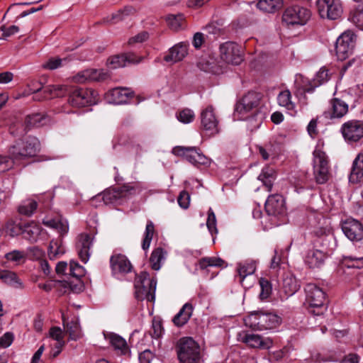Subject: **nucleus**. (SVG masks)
<instances>
[{
  "mask_svg": "<svg viewBox=\"0 0 363 363\" xmlns=\"http://www.w3.org/2000/svg\"><path fill=\"white\" fill-rule=\"evenodd\" d=\"M40 148V141L33 136H28L25 140L16 141L9 147V157L0 155V174L11 169L15 162L35 157Z\"/></svg>",
  "mask_w": 363,
  "mask_h": 363,
  "instance_id": "f257e3e1",
  "label": "nucleus"
},
{
  "mask_svg": "<svg viewBox=\"0 0 363 363\" xmlns=\"http://www.w3.org/2000/svg\"><path fill=\"white\" fill-rule=\"evenodd\" d=\"M262 95L257 92H248L235 107V113L241 115L240 119L255 121L259 127L265 118V113L259 108Z\"/></svg>",
  "mask_w": 363,
  "mask_h": 363,
  "instance_id": "f03ea898",
  "label": "nucleus"
},
{
  "mask_svg": "<svg viewBox=\"0 0 363 363\" xmlns=\"http://www.w3.org/2000/svg\"><path fill=\"white\" fill-rule=\"evenodd\" d=\"M305 305L308 312L314 315H320L327 310L326 294L322 288L313 283L304 287Z\"/></svg>",
  "mask_w": 363,
  "mask_h": 363,
  "instance_id": "7ed1b4c3",
  "label": "nucleus"
},
{
  "mask_svg": "<svg viewBox=\"0 0 363 363\" xmlns=\"http://www.w3.org/2000/svg\"><path fill=\"white\" fill-rule=\"evenodd\" d=\"M245 325L253 330H272L279 326L281 318L272 313L254 312L245 319Z\"/></svg>",
  "mask_w": 363,
  "mask_h": 363,
  "instance_id": "20e7f679",
  "label": "nucleus"
},
{
  "mask_svg": "<svg viewBox=\"0 0 363 363\" xmlns=\"http://www.w3.org/2000/svg\"><path fill=\"white\" fill-rule=\"evenodd\" d=\"M157 281L150 278L146 272H142L135 279V296L138 300H145L154 302L155 300V290Z\"/></svg>",
  "mask_w": 363,
  "mask_h": 363,
  "instance_id": "39448f33",
  "label": "nucleus"
},
{
  "mask_svg": "<svg viewBox=\"0 0 363 363\" xmlns=\"http://www.w3.org/2000/svg\"><path fill=\"white\" fill-rule=\"evenodd\" d=\"M176 350L181 363H198L200 359V347L191 337L179 339Z\"/></svg>",
  "mask_w": 363,
  "mask_h": 363,
  "instance_id": "423d86ee",
  "label": "nucleus"
},
{
  "mask_svg": "<svg viewBox=\"0 0 363 363\" xmlns=\"http://www.w3.org/2000/svg\"><path fill=\"white\" fill-rule=\"evenodd\" d=\"M312 164L315 182H328L333 179L330 160L325 152L315 149L313 152Z\"/></svg>",
  "mask_w": 363,
  "mask_h": 363,
  "instance_id": "0eeeda50",
  "label": "nucleus"
},
{
  "mask_svg": "<svg viewBox=\"0 0 363 363\" xmlns=\"http://www.w3.org/2000/svg\"><path fill=\"white\" fill-rule=\"evenodd\" d=\"M172 152L174 155L184 157L194 166L208 167L211 163V159L205 156L201 150L196 147L177 146L172 149Z\"/></svg>",
  "mask_w": 363,
  "mask_h": 363,
  "instance_id": "6e6552de",
  "label": "nucleus"
},
{
  "mask_svg": "<svg viewBox=\"0 0 363 363\" xmlns=\"http://www.w3.org/2000/svg\"><path fill=\"white\" fill-rule=\"evenodd\" d=\"M221 60L232 65H239L243 61V48L234 42H225L220 45Z\"/></svg>",
  "mask_w": 363,
  "mask_h": 363,
  "instance_id": "1a4fd4ad",
  "label": "nucleus"
},
{
  "mask_svg": "<svg viewBox=\"0 0 363 363\" xmlns=\"http://www.w3.org/2000/svg\"><path fill=\"white\" fill-rule=\"evenodd\" d=\"M311 17L310 11L300 6L288 7L282 16V21L286 25H304Z\"/></svg>",
  "mask_w": 363,
  "mask_h": 363,
  "instance_id": "9d476101",
  "label": "nucleus"
},
{
  "mask_svg": "<svg viewBox=\"0 0 363 363\" xmlns=\"http://www.w3.org/2000/svg\"><path fill=\"white\" fill-rule=\"evenodd\" d=\"M355 44V35L347 30L343 33L336 40L335 51L337 59L344 60L352 53Z\"/></svg>",
  "mask_w": 363,
  "mask_h": 363,
  "instance_id": "9b49d317",
  "label": "nucleus"
},
{
  "mask_svg": "<svg viewBox=\"0 0 363 363\" xmlns=\"http://www.w3.org/2000/svg\"><path fill=\"white\" fill-rule=\"evenodd\" d=\"M97 93L93 89L76 88L69 95V103L72 106L81 107L94 104Z\"/></svg>",
  "mask_w": 363,
  "mask_h": 363,
  "instance_id": "f8f14e48",
  "label": "nucleus"
},
{
  "mask_svg": "<svg viewBox=\"0 0 363 363\" xmlns=\"http://www.w3.org/2000/svg\"><path fill=\"white\" fill-rule=\"evenodd\" d=\"M317 8L321 18L336 20L342 13L340 0H318Z\"/></svg>",
  "mask_w": 363,
  "mask_h": 363,
  "instance_id": "ddd939ff",
  "label": "nucleus"
},
{
  "mask_svg": "<svg viewBox=\"0 0 363 363\" xmlns=\"http://www.w3.org/2000/svg\"><path fill=\"white\" fill-rule=\"evenodd\" d=\"M340 131L345 141L349 143H357L363 138V121H348L342 125Z\"/></svg>",
  "mask_w": 363,
  "mask_h": 363,
  "instance_id": "4468645a",
  "label": "nucleus"
},
{
  "mask_svg": "<svg viewBox=\"0 0 363 363\" xmlns=\"http://www.w3.org/2000/svg\"><path fill=\"white\" fill-rule=\"evenodd\" d=\"M349 111V106L346 101L337 97H333L329 101L328 109L323 112L327 119L342 118Z\"/></svg>",
  "mask_w": 363,
  "mask_h": 363,
  "instance_id": "2eb2a0df",
  "label": "nucleus"
},
{
  "mask_svg": "<svg viewBox=\"0 0 363 363\" xmlns=\"http://www.w3.org/2000/svg\"><path fill=\"white\" fill-rule=\"evenodd\" d=\"M342 230L351 241L357 242L363 239V225L356 219H346L342 223Z\"/></svg>",
  "mask_w": 363,
  "mask_h": 363,
  "instance_id": "dca6fc26",
  "label": "nucleus"
},
{
  "mask_svg": "<svg viewBox=\"0 0 363 363\" xmlns=\"http://www.w3.org/2000/svg\"><path fill=\"white\" fill-rule=\"evenodd\" d=\"M201 128L213 135L218 133V121L214 112L213 106H209L203 110L201 113Z\"/></svg>",
  "mask_w": 363,
  "mask_h": 363,
  "instance_id": "f3484780",
  "label": "nucleus"
},
{
  "mask_svg": "<svg viewBox=\"0 0 363 363\" xmlns=\"http://www.w3.org/2000/svg\"><path fill=\"white\" fill-rule=\"evenodd\" d=\"M33 91L35 94V99L40 101L60 96L67 91V88L63 85H48L43 86L39 84V86L33 89Z\"/></svg>",
  "mask_w": 363,
  "mask_h": 363,
  "instance_id": "a211bd4d",
  "label": "nucleus"
},
{
  "mask_svg": "<svg viewBox=\"0 0 363 363\" xmlns=\"http://www.w3.org/2000/svg\"><path fill=\"white\" fill-rule=\"evenodd\" d=\"M286 208L284 197L279 194L270 195L265 203V211L268 215L279 216L284 214Z\"/></svg>",
  "mask_w": 363,
  "mask_h": 363,
  "instance_id": "6ab92c4d",
  "label": "nucleus"
},
{
  "mask_svg": "<svg viewBox=\"0 0 363 363\" xmlns=\"http://www.w3.org/2000/svg\"><path fill=\"white\" fill-rule=\"evenodd\" d=\"M242 342L249 347L269 350L273 346V340L271 337H264L258 334L247 333L242 338Z\"/></svg>",
  "mask_w": 363,
  "mask_h": 363,
  "instance_id": "aec40b11",
  "label": "nucleus"
},
{
  "mask_svg": "<svg viewBox=\"0 0 363 363\" xmlns=\"http://www.w3.org/2000/svg\"><path fill=\"white\" fill-rule=\"evenodd\" d=\"M46 116L40 113L28 115L24 122V129L18 132L13 130V127L10 128V133L13 136H21L26 134L28 130L34 128H38L45 123Z\"/></svg>",
  "mask_w": 363,
  "mask_h": 363,
  "instance_id": "412c9836",
  "label": "nucleus"
},
{
  "mask_svg": "<svg viewBox=\"0 0 363 363\" xmlns=\"http://www.w3.org/2000/svg\"><path fill=\"white\" fill-rule=\"evenodd\" d=\"M328 257V253L323 250L313 247L306 252L304 263L311 269L320 267Z\"/></svg>",
  "mask_w": 363,
  "mask_h": 363,
  "instance_id": "4be33fe9",
  "label": "nucleus"
},
{
  "mask_svg": "<svg viewBox=\"0 0 363 363\" xmlns=\"http://www.w3.org/2000/svg\"><path fill=\"white\" fill-rule=\"evenodd\" d=\"M141 58L138 57L134 53H126L118 55L109 57L107 60V65L110 69H117L123 67L128 64H135L140 62Z\"/></svg>",
  "mask_w": 363,
  "mask_h": 363,
  "instance_id": "5701e85b",
  "label": "nucleus"
},
{
  "mask_svg": "<svg viewBox=\"0 0 363 363\" xmlns=\"http://www.w3.org/2000/svg\"><path fill=\"white\" fill-rule=\"evenodd\" d=\"M94 236L85 233H81L77 238L76 247L80 259L86 263L89 259V250Z\"/></svg>",
  "mask_w": 363,
  "mask_h": 363,
  "instance_id": "b1692460",
  "label": "nucleus"
},
{
  "mask_svg": "<svg viewBox=\"0 0 363 363\" xmlns=\"http://www.w3.org/2000/svg\"><path fill=\"white\" fill-rule=\"evenodd\" d=\"M133 93L127 88L116 87L107 93V99L110 103L121 104L127 103L128 99L133 97Z\"/></svg>",
  "mask_w": 363,
  "mask_h": 363,
  "instance_id": "393cba45",
  "label": "nucleus"
},
{
  "mask_svg": "<svg viewBox=\"0 0 363 363\" xmlns=\"http://www.w3.org/2000/svg\"><path fill=\"white\" fill-rule=\"evenodd\" d=\"M187 52L188 45L185 43H180L169 50L164 60L167 62L175 63L182 60L187 55Z\"/></svg>",
  "mask_w": 363,
  "mask_h": 363,
  "instance_id": "a878e982",
  "label": "nucleus"
},
{
  "mask_svg": "<svg viewBox=\"0 0 363 363\" xmlns=\"http://www.w3.org/2000/svg\"><path fill=\"white\" fill-rule=\"evenodd\" d=\"M111 267L113 272L127 274L132 269V264L128 258L121 254L114 255L110 259Z\"/></svg>",
  "mask_w": 363,
  "mask_h": 363,
  "instance_id": "bb28decb",
  "label": "nucleus"
},
{
  "mask_svg": "<svg viewBox=\"0 0 363 363\" xmlns=\"http://www.w3.org/2000/svg\"><path fill=\"white\" fill-rule=\"evenodd\" d=\"M194 307L191 303H186L180 309L179 313L173 318L172 322L177 327L184 325L192 315Z\"/></svg>",
  "mask_w": 363,
  "mask_h": 363,
  "instance_id": "cd10ccee",
  "label": "nucleus"
},
{
  "mask_svg": "<svg viewBox=\"0 0 363 363\" xmlns=\"http://www.w3.org/2000/svg\"><path fill=\"white\" fill-rule=\"evenodd\" d=\"M300 288V284L292 274H286L282 281L281 290L287 296L294 294Z\"/></svg>",
  "mask_w": 363,
  "mask_h": 363,
  "instance_id": "c85d7f7f",
  "label": "nucleus"
},
{
  "mask_svg": "<svg viewBox=\"0 0 363 363\" xmlns=\"http://www.w3.org/2000/svg\"><path fill=\"white\" fill-rule=\"evenodd\" d=\"M363 179V154H359L353 162L349 182H361Z\"/></svg>",
  "mask_w": 363,
  "mask_h": 363,
  "instance_id": "c756f323",
  "label": "nucleus"
},
{
  "mask_svg": "<svg viewBox=\"0 0 363 363\" xmlns=\"http://www.w3.org/2000/svg\"><path fill=\"white\" fill-rule=\"evenodd\" d=\"M40 232L41 228L35 222H30L23 226L21 234L25 239L30 242H35Z\"/></svg>",
  "mask_w": 363,
  "mask_h": 363,
  "instance_id": "7c9ffc66",
  "label": "nucleus"
},
{
  "mask_svg": "<svg viewBox=\"0 0 363 363\" xmlns=\"http://www.w3.org/2000/svg\"><path fill=\"white\" fill-rule=\"evenodd\" d=\"M283 5V0H259L257 6L264 12L273 13L280 10Z\"/></svg>",
  "mask_w": 363,
  "mask_h": 363,
  "instance_id": "2f4dec72",
  "label": "nucleus"
},
{
  "mask_svg": "<svg viewBox=\"0 0 363 363\" xmlns=\"http://www.w3.org/2000/svg\"><path fill=\"white\" fill-rule=\"evenodd\" d=\"M105 337L109 340L111 346L116 350H119L122 354H125L128 352L129 349L125 340L120 335L115 333H109Z\"/></svg>",
  "mask_w": 363,
  "mask_h": 363,
  "instance_id": "473e14b6",
  "label": "nucleus"
},
{
  "mask_svg": "<svg viewBox=\"0 0 363 363\" xmlns=\"http://www.w3.org/2000/svg\"><path fill=\"white\" fill-rule=\"evenodd\" d=\"M257 150L264 160L275 157L279 152V144L275 142H269L264 145L257 146Z\"/></svg>",
  "mask_w": 363,
  "mask_h": 363,
  "instance_id": "72a5a7b5",
  "label": "nucleus"
},
{
  "mask_svg": "<svg viewBox=\"0 0 363 363\" xmlns=\"http://www.w3.org/2000/svg\"><path fill=\"white\" fill-rule=\"evenodd\" d=\"M0 279L5 284L10 285L14 288L22 289L23 283L18 277L17 274L11 271L1 270Z\"/></svg>",
  "mask_w": 363,
  "mask_h": 363,
  "instance_id": "f704fd0d",
  "label": "nucleus"
},
{
  "mask_svg": "<svg viewBox=\"0 0 363 363\" xmlns=\"http://www.w3.org/2000/svg\"><path fill=\"white\" fill-rule=\"evenodd\" d=\"M256 270V263L255 261H246L238 264L237 272L240 278V282L242 284L245 278L255 273Z\"/></svg>",
  "mask_w": 363,
  "mask_h": 363,
  "instance_id": "c9c22d12",
  "label": "nucleus"
},
{
  "mask_svg": "<svg viewBox=\"0 0 363 363\" xmlns=\"http://www.w3.org/2000/svg\"><path fill=\"white\" fill-rule=\"evenodd\" d=\"M165 255L166 252L162 247L154 249L150 257V266L153 270L157 271L161 268V262L164 259Z\"/></svg>",
  "mask_w": 363,
  "mask_h": 363,
  "instance_id": "e433bc0d",
  "label": "nucleus"
},
{
  "mask_svg": "<svg viewBox=\"0 0 363 363\" xmlns=\"http://www.w3.org/2000/svg\"><path fill=\"white\" fill-rule=\"evenodd\" d=\"M38 203L33 199H26L19 205L18 211L20 214L30 216L36 210Z\"/></svg>",
  "mask_w": 363,
  "mask_h": 363,
  "instance_id": "4c0bfd02",
  "label": "nucleus"
},
{
  "mask_svg": "<svg viewBox=\"0 0 363 363\" xmlns=\"http://www.w3.org/2000/svg\"><path fill=\"white\" fill-rule=\"evenodd\" d=\"M135 13V9L132 6H126L123 10H119L113 13L110 18H107L106 21L110 23H116L119 21H124L128 16Z\"/></svg>",
  "mask_w": 363,
  "mask_h": 363,
  "instance_id": "58836bf2",
  "label": "nucleus"
},
{
  "mask_svg": "<svg viewBox=\"0 0 363 363\" xmlns=\"http://www.w3.org/2000/svg\"><path fill=\"white\" fill-rule=\"evenodd\" d=\"M278 104L288 110H294V103L291 101V94L289 89L281 91L277 96Z\"/></svg>",
  "mask_w": 363,
  "mask_h": 363,
  "instance_id": "ea45409f",
  "label": "nucleus"
},
{
  "mask_svg": "<svg viewBox=\"0 0 363 363\" xmlns=\"http://www.w3.org/2000/svg\"><path fill=\"white\" fill-rule=\"evenodd\" d=\"M89 82H101L110 78L108 72L103 69H88Z\"/></svg>",
  "mask_w": 363,
  "mask_h": 363,
  "instance_id": "a19ab883",
  "label": "nucleus"
},
{
  "mask_svg": "<svg viewBox=\"0 0 363 363\" xmlns=\"http://www.w3.org/2000/svg\"><path fill=\"white\" fill-rule=\"evenodd\" d=\"M225 264V261L220 257H206L201 258L199 261L200 269H205L208 267H220Z\"/></svg>",
  "mask_w": 363,
  "mask_h": 363,
  "instance_id": "79ce46f5",
  "label": "nucleus"
},
{
  "mask_svg": "<svg viewBox=\"0 0 363 363\" xmlns=\"http://www.w3.org/2000/svg\"><path fill=\"white\" fill-rule=\"evenodd\" d=\"M108 190H111L113 192V200H116L121 199L122 197L126 196L130 194L132 190L129 186L125 185V184H116L113 185V187L107 189Z\"/></svg>",
  "mask_w": 363,
  "mask_h": 363,
  "instance_id": "37998d69",
  "label": "nucleus"
},
{
  "mask_svg": "<svg viewBox=\"0 0 363 363\" xmlns=\"http://www.w3.org/2000/svg\"><path fill=\"white\" fill-rule=\"evenodd\" d=\"M167 21L170 28L174 30H178L182 28L185 23L184 16L182 13L169 15L167 17Z\"/></svg>",
  "mask_w": 363,
  "mask_h": 363,
  "instance_id": "c03bdc74",
  "label": "nucleus"
},
{
  "mask_svg": "<svg viewBox=\"0 0 363 363\" xmlns=\"http://www.w3.org/2000/svg\"><path fill=\"white\" fill-rule=\"evenodd\" d=\"M154 233L155 225L152 221H148L146 225L145 231L144 233V238L142 243V248L144 250H146L150 247Z\"/></svg>",
  "mask_w": 363,
  "mask_h": 363,
  "instance_id": "a18cd8bd",
  "label": "nucleus"
},
{
  "mask_svg": "<svg viewBox=\"0 0 363 363\" xmlns=\"http://www.w3.org/2000/svg\"><path fill=\"white\" fill-rule=\"evenodd\" d=\"M67 332L72 340H77L82 337V334L79 323L77 320H72L67 324Z\"/></svg>",
  "mask_w": 363,
  "mask_h": 363,
  "instance_id": "49530a36",
  "label": "nucleus"
},
{
  "mask_svg": "<svg viewBox=\"0 0 363 363\" xmlns=\"http://www.w3.org/2000/svg\"><path fill=\"white\" fill-rule=\"evenodd\" d=\"M69 274L77 279H81L85 274V269L84 267L74 261H71L69 262Z\"/></svg>",
  "mask_w": 363,
  "mask_h": 363,
  "instance_id": "de8ad7c7",
  "label": "nucleus"
},
{
  "mask_svg": "<svg viewBox=\"0 0 363 363\" xmlns=\"http://www.w3.org/2000/svg\"><path fill=\"white\" fill-rule=\"evenodd\" d=\"M331 75L332 72L330 69L323 67L320 68V70L316 74L315 77L313 79V82L315 83H317V85L320 86L328 82L329 79H330Z\"/></svg>",
  "mask_w": 363,
  "mask_h": 363,
  "instance_id": "09e8293b",
  "label": "nucleus"
},
{
  "mask_svg": "<svg viewBox=\"0 0 363 363\" xmlns=\"http://www.w3.org/2000/svg\"><path fill=\"white\" fill-rule=\"evenodd\" d=\"M344 264L349 268H362L363 267L362 256H348L344 258Z\"/></svg>",
  "mask_w": 363,
  "mask_h": 363,
  "instance_id": "8fccbe9b",
  "label": "nucleus"
},
{
  "mask_svg": "<svg viewBox=\"0 0 363 363\" xmlns=\"http://www.w3.org/2000/svg\"><path fill=\"white\" fill-rule=\"evenodd\" d=\"M277 179V172L274 167L271 166H265L262 170L261 174L258 177V179L264 182V180H268L269 182H272V180H275Z\"/></svg>",
  "mask_w": 363,
  "mask_h": 363,
  "instance_id": "3c124183",
  "label": "nucleus"
},
{
  "mask_svg": "<svg viewBox=\"0 0 363 363\" xmlns=\"http://www.w3.org/2000/svg\"><path fill=\"white\" fill-rule=\"evenodd\" d=\"M259 283L261 288L260 298L262 299L267 298L272 291L270 281L267 279L262 277L259 279Z\"/></svg>",
  "mask_w": 363,
  "mask_h": 363,
  "instance_id": "603ef678",
  "label": "nucleus"
},
{
  "mask_svg": "<svg viewBox=\"0 0 363 363\" xmlns=\"http://www.w3.org/2000/svg\"><path fill=\"white\" fill-rule=\"evenodd\" d=\"M43 224L47 227L58 230L63 233H65L67 230V226L65 225L60 220L57 219H43Z\"/></svg>",
  "mask_w": 363,
  "mask_h": 363,
  "instance_id": "864d4df0",
  "label": "nucleus"
},
{
  "mask_svg": "<svg viewBox=\"0 0 363 363\" xmlns=\"http://www.w3.org/2000/svg\"><path fill=\"white\" fill-rule=\"evenodd\" d=\"M23 226L13 220H9L6 224V233L11 237L21 234Z\"/></svg>",
  "mask_w": 363,
  "mask_h": 363,
  "instance_id": "5fc2aeb1",
  "label": "nucleus"
},
{
  "mask_svg": "<svg viewBox=\"0 0 363 363\" xmlns=\"http://www.w3.org/2000/svg\"><path fill=\"white\" fill-rule=\"evenodd\" d=\"M50 335L52 339L57 341V347H62L64 345L63 332L59 327L51 328L50 330Z\"/></svg>",
  "mask_w": 363,
  "mask_h": 363,
  "instance_id": "6e6d98bb",
  "label": "nucleus"
},
{
  "mask_svg": "<svg viewBox=\"0 0 363 363\" xmlns=\"http://www.w3.org/2000/svg\"><path fill=\"white\" fill-rule=\"evenodd\" d=\"M177 119L184 123H189L194 119L195 115L194 112L189 109L185 108L181 111L177 116Z\"/></svg>",
  "mask_w": 363,
  "mask_h": 363,
  "instance_id": "4d7b16f0",
  "label": "nucleus"
},
{
  "mask_svg": "<svg viewBox=\"0 0 363 363\" xmlns=\"http://www.w3.org/2000/svg\"><path fill=\"white\" fill-rule=\"evenodd\" d=\"M206 225L211 235L217 234L218 229L216 228V218L215 213L211 209H209L208 212V218L206 221Z\"/></svg>",
  "mask_w": 363,
  "mask_h": 363,
  "instance_id": "13d9d810",
  "label": "nucleus"
},
{
  "mask_svg": "<svg viewBox=\"0 0 363 363\" xmlns=\"http://www.w3.org/2000/svg\"><path fill=\"white\" fill-rule=\"evenodd\" d=\"M324 223H325V220H324ZM330 233V228L328 225L323 223L322 225L316 226L313 228L312 231V234L318 238H321L324 236H327Z\"/></svg>",
  "mask_w": 363,
  "mask_h": 363,
  "instance_id": "bf43d9fd",
  "label": "nucleus"
},
{
  "mask_svg": "<svg viewBox=\"0 0 363 363\" xmlns=\"http://www.w3.org/2000/svg\"><path fill=\"white\" fill-rule=\"evenodd\" d=\"M163 330L162 322L159 320L153 319L152 331H150L151 336L154 338H160L162 335Z\"/></svg>",
  "mask_w": 363,
  "mask_h": 363,
  "instance_id": "052dcab7",
  "label": "nucleus"
},
{
  "mask_svg": "<svg viewBox=\"0 0 363 363\" xmlns=\"http://www.w3.org/2000/svg\"><path fill=\"white\" fill-rule=\"evenodd\" d=\"M7 260L18 263L21 259H24L26 254L23 251L13 250L11 252L7 253L5 255Z\"/></svg>",
  "mask_w": 363,
  "mask_h": 363,
  "instance_id": "680f3d73",
  "label": "nucleus"
},
{
  "mask_svg": "<svg viewBox=\"0 0 363 363\" xmlns=\"http://www.w3.org/2000/svg\"><path fill=\"white\" fill-rule=\"evenodd\" d=\"M65 61V59H60V58H50L44 63L42 67L44 69L53 70L58 67H62V62Z\"/></svg>",
  "mask_w": 363,
  "mask_h": 363,
  "instance_id": "e2e57ef3",
  "label": "nucleus"
},
{
  "mask_svg": "<svg viewBox=\"0 0 363 363\" xmlns=\"http://www.w3.org/2000/svg\"><path fill=\"white\" fill-rule=\"evenodd\" d=\"M350 19L357 27L363 30V9L354 11L352 13Z\"/></svg>",
  "mask_w": 363,
  "mask_h": 363,
  "instance_id": "0e129e2a",
  "label": "nucleus"
},
{
  "mask_svg": "<svg viewBox=\"0 0 363 363\" xmlns=\"http://www.w3.org/2000/svg\"><path fill=\"white\" fill-rule=\"evenodd\" d=\"M177 201L180 207L184 209L188 208L190 203L189 194L185 190L182 191L178 196Z\"/></svg>",
  "mask_w": 363,
  "mask_h": 363,
  "instance_id": "69168bd1",
  "label": "nucleus"
},
{
  "mask_svg": "<svg viewBox=\"0 0 363 363\" xmlns=\"http://www.w3.org/2000/svg\"><path fill=\"white\" fill-rule=\"evenodd\" d=\"M1 30L3 32L2 36L3 38L6 39L19 31V28L16 26H11L9 27H6V26H2L1 27Z\"/></svg>",
  "mask_w": 363,
  "mask_h": 363,
  "instance_id": "338daca9",
  "label": "nucleus"
},
{
  "mask_svg": "<svg viewBox=\"0 0 363 363\" xmlns=\"http://www.w3.org/2000/svg\"><path fill=\"white\" fill-rule=\"evenodd\" d=\"M13 334L10 332L6 333L0 337V346L2 347H8L13 341Z\"/></svg>",
  "mask_w": 363,
  "mask_h": 363,
  "instance_id": "774afa93",
  "label": "nucleus"
}]
</instances>
